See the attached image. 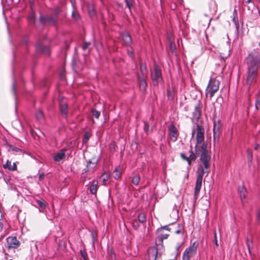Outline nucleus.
Segmentation results:
<instances>
[{
	"label": "nucleus",
	"mask_w": 260,
	"mask_h": 260,
	"mask_svg": "<svg viewBox=\"0 0 260 260\" xmlns=\"http://www.w3.org/2000/svg\"><path fill=\"white\" fill-rule=\"evenodd\" d=\"M247 66L246 84L249 87L255 81L257 75V69L260 66V50H254L246 58Z\"/></svg>",
	"instance_id": "f257e3e1"
},
{
	"label": "nucleus",
	"mask_w": 260,
	"mask_h": 260,
	"mask_svg": "<svg viewBox=\"0 0 260 260\" xmlns=\"http://www.w3.org/2000/svg\"><path fill=\"white\" fill-rule=\"evenodd\" d=\"M207 144L203 143L201 145H196L195 150L197 153H200V160L203 164L205 170L208 169L210 166L211 156L207 149Z\"/></svg>",
	"instance_id": "f03ea898"
},
{
	"label": "nucleus",
	"mask_w": 260,
	"mask_h": 260,
	"mask_svg": "<svg viewBox=\"0 0 260 260\" xmlns=\"http://www.w3.org/2000/svg\"><path fill=\"white\" fill-rule=\"evenodd\" d=\"M207 172L208 171L205 170L202 166H200L199 167L194 192V197L196 200L198 198L201 188L203 175L205 173Z\"/></svg>",
	"instance_id": "7ed1b4c3"
},
{
	"label": "nucleus",
	"mask_w": 260,
	"mask_h": 260,
	"mask_svg": "<svg viewBox=\"0 0 260 260\" xmlns=\"http://www.w3.org/2000/svg\"><path fill=\"white\" fill-rule=\"evenodd\" d=\"M219 88V81L214 78L211 79L205 90L206 97L209 96L210 99H211Z\"/></svg>",
	"instance_id": "20e7f679"
},
{
	"label": "nucleus",
	"mask_w": 260,
	"mask_h": 260,
	"mask_svg": "<svg viewBox=\"0 0 260 260\" xmlns=\"http://www.w3.org/2000/svg\"><path fill=\"white\" fill-rule=\"evenodd\" d=\"M198 244L193 242L189 247L187 248L184 251L182 255V260H190L195 256L197 250Z\"/></svg>",
	"instance_id": "39448f33"
},
{
	"label": "nucleus",
	"mask_w": 260,
	"mask_h": 260,
	"mask_svg": "<svg viewBox=\"0 0 260 260\" xmlns=\"http://www.w3.org/2000/svg\"><path fill=\"white\" fill-rule=\"evenodd\" d=\"M151 77L155 85H157L158 82L162 80L161 70L158 66H154L153 70L151 72Z\"/></svg>",
	"instance_id": "423d86ee"
},
{
	"label": "nucleus",
	"mask_w": 260,
	"mask_h": 260,
	"mask_svg": "<svg viewBox=\"0 0 260 260\" xmlns=\"http://www.w3.org/2000/svg\"><path fill=\"white\" fill-rule=\"evenodd\" d=\"M178 136L179 133L177 128L174 124H171L168 127V140L175 142L177 140Z\"/></svg>",
	"instance_id": "0eeeda50"
},
{
	"label": "nucleus",
	"mask_w": 260,
	"mask_h": 260,
	"mask_svg": "<svg viewBox=\"0 0 260 260\" xmlns=\"http://www.w3.org/2000/svg\"><path fill=\"white\" fill-rule=\"evenodd\" d=\"M6 247L8 249H16L19 247L20 243L16 237L10 236L6 239Z\"/></svg>",
	"instance_id": "6e6552de"
},
{
	"label": "nucleus",
	"mask_w": 260,
	"mask_h": 260,
	"mask_svg": "<svg viewBox=\"0 0 260 260\" xmlns=\"http://www.w3.org/2000/svg\"><path fill=\"white\" fill-rule=\"evenodd\" d=\"M220 132L221 124L219 120H214L213 125V141L214 143L218 141Z\"/></svg>",
	"instance_id": "1a4fd4ad"
},
{
	"label": "nucleus",
	"mask_w": 260,
	"mask_h": 260,
	"mask_svg": "<svg viewBox=\"0 0 260 260\" xmlns=\"http://www.w3.org/2000/svg\"><path fill=\"white\" fill-rule=\"evenodd\" d=\"M204 128L201 125H197L196 136L197 144H200L203 142L204 140Z\"/></svg>",
	"instance_id": "9d476101"
},
{
	"label": "nucleus",
	"mask_w": 260,
	"mask_h": 260,
	"mask_svg": "<svg viewBox=\"0 0 260 260\" xmlns=\"http://www.w3.org/2000/svg\"><path fill=\"white\" fill-rule=\"evenodd\" d=\"M147 253L149 260H156L158 256L157 248L154 246L150 247L147 250Z\"/></svg>",
	"instance_id": "9b49d317"
},
{
	"label": "nucleus",
	"mask_w": 260,
	"mask_h": 260,
	"mask_svg": "<svg viewBox=\"0 0 260 260\" xmlns=\"http://www.w3.org/2000/svg\"><path fill=\"white\" fill-rule=\"evenodd\" d=\"M201 115V105L198 102L194 106V111L192 113V119L198 121Z\"/></svg>",
	"instance_id": "f8f14e48"
},
{
	"label": "nucleus",
	"mask_w": 260,
	"mask_h": 260,
	"mask_svg": "<svg viewBox=\"0 0 260 260\" xmlns=\"http://www.w3.org/2000/svg\"><path fill=\"white\" fill-rule=\"evenodd\" d=\"M66 149L63 148L60 150L59 152L57 153L53 157L54 161L59 162L60 160L63 159L66 156Z\"/></svg>",
	"instance_id": "ddd939ff"
},
{
	"label": "nucleus",
	"mask_w": 260,
	"mask_h": 260,
	"mask_svg": "<svg viewBox=\"0 0 260 260\" xmlns=\"http://www.w3.org/2000/svg\"><path fill=\"white\" fill-rule=\"evenodd\" d=\"M138 82L140 89L143 92L145 91L146 90L147 84L144 77H141L140 76H139Z\"/></svg>",
	"instance_id": "4468645a"
},
{
	"label": "nucleus",
	"mask_w": 260,
	"mask_h": 260,
	"mask_svg": "<svg viewBox=\"0 0 260 260\" xmlns=\"http://www.w3.org/2000/svg\"><path fill=\"white\" fill-rule=\"evenodd\" d=\"M36 49L38 51L41 52L45 54L50 53L49 48L48 46H43L39 44L36 45Z\"/></svg>",
	"instance_id": "2eb2a0df"
},
{
	"label": "nucleus",
	"mask_w": 260,
	"mask_h": 260,
	"mask_svg": "<svg viewBox=\"0 0 260 260\" xmlns=\"http://www.w3.org/2000/svg\"><path fill=\"white\" fill-rule=\"evenodd\" d=\"M98 187V182L97 180H93L91 182V184L90 186L89 190L90 192L93 194H95L96 193Z\"/></svg>",
	"instance_id": "dca6fc26"
},
{
	"label": "nucleus",
	"mask_w": 260,
	"mask_h": 260,
	"mask_svg": "<svg viewBox=\"0 0 260 260\" xmlns=\"http://www.w3.org/2000/svg\"><path fill=\"white\" fill-rule=\"evenodd\" d=\"M174 233L177 235H180L181 238H184V226L181 224H178V229L175 230Z\"/></svg>",
	"instance_id": "f3484780"
},
{
	"label": "nucleus",
	"mask_w": 260,
	"mask_h": 260,
	"mask_svg": "<svg viewBox=\"0 0 260 260\" xmlns=\"http://www.w3.org/2000/svg\"><path fill=\"white\" fill-rule=\"evenodd\" d=\"M122 39H123V41H124V43L126 44H127V45L131 44L132 43L131 37L127 33L124 34L122 35Z\"/></svg>",
	"instance_id": "a211bd4d"
},
{
	"label": "nucleus",
	"mask_w": 260,
	"mask_h": 260,
	"mask_svg": "<svg viewBox=\"0 0 260 260\" xmlns=\"http://www.w3.org/2000/svg\"><path fill=\"white\" fill-rule=\"evenodd\" d=\"M246 191V188L243 186L239 188V191L242 200L245 199Z\"/></svg>",
	"instance_id": "6ab92c4d"
},
{
	"label": "nucleus",
	"mask_w": 260,
	"mask_h": 260,
	"mask_svg": "<svg viewBox=\"0 0 260 260\" xmlns=\"http://www.w3.org/2000/svg\"><path fill=\"white\" fill-rule=\"evenodd\" d=\"M67 105L62 104L60 105V110L61 113L66 117L67 116Z\"/></svg>",
	"instance_id": "aec40b11"
},
{
	"label": "nucleus",
	"mask_w": 260,
	"mask_h": 260,
	"mask_svg": "<svg viewBox=\"0 0 260 260\" xmlns=\"http://www.w3.org/2000/svg\"><path fill=\"white\" fill-rule=\"evenodd\" d=\"M175 91L173 89H169L167 91V96L170 100H173L175 97Z\"/></svg>",
	"instance_id": "412c9836"
},
{
	"label": "nucleus",
	"mask_w": 260,
	"mask_h": 260,
	"mask_svg": "<svg viewBox=\"0 0 260 260\" xmlns=\"http://www.w3.org/2000/svg\"><path fill=\"white\" fill-rule=\"evenodd\" d=\"M189 153H190L189 156L188 157V158H189L190 159H192V161H195L197 159V156H196V154L193 151L191 146L190 147V149L189 150Z\"/></svg>",
	"instance_id": "4be33fe9"
},
{
	"label": "nucleus",
	"mask_w": 260,
	"mask_h": 260,
	"mask_svg": "<svg viewBox=\"0 0 260 260\" xmlns=\"http://www.w3.org/2000/svg\"><path fill=\"white\" fill-rule=\"evenodd\" d=\"M140 176L138 175H136L133 177L132 182L133 183V184H134L135 185H137L140 182Z\"/></svg>",
	"instance_id": "5701e85b"
},
{
	"label": "nucleus",
	"mask_w": 260,
	"mask_h": 260,
	"mask_svg": "<svg viewBox=\"0 0 260 260\" xmlns=\"http://www.w3.org/2000/svg\"><path fill=\"white\" fill-rule=\"evenodd\" d=\"M9 150L12 151L17 153H21L22 152V150L20 149L11 145H9Z\"/></svg>",
	"instance_id": "b1692460"
},
{
	"label": "nucleus",
	"mask_w": 260,
	"mask_h": 260,
	"mask_svg": "<svg viewBox=\"0 0 260 260\" xmlns=\"http://www.w3.org/2000/svg\"><path fill=\"white\" fill-rule=\"evenodd\" d=\"M180 157L183 160H184L187 162V164L189 166L191 165V161H192V159H190L189 158H188V157L186 156V155L184 153H181Z\"/></svg>",
	"instance_id": "393cba45"
},
{
	"label": "nucleus",
	"mask_w": 260,
	"mask_h": 260,
	"mask_svg": "<svg viewBox=\"0 0 260 260\" xmlns=\"http://www.w3.org/2000/svg\"><path fill=\"white\" fill-rule=\"evenodd\" d=\"M138 220L140 222H144L146 221V216L144 213H140L138 217Z\"/></svg>",
	"instance_id": "a878e982"
},
{
	"label": "nucleus",
	"mask_w": 260,
	"mask_h": 260,
	"mask_svg": "<svg viewBox=\"0 0 260 260\" xmlns=\"http://www.w3.org/2000/svg\"><path fill=\"white\" fill-rule=\"evenodd\" d=\"M91 113L92 115L97 119L99 118L101 115L100 112L98 111V110L94 109H92L91 110Z\"/></svg>",
	"instance_id": "bb28decb"
},
{
	"label": "nucleus",
	"mask_w": 260,
	"mask_h": 260,
	"mask_svg": "<svg viewBox=\"0 0 260 260\" xmlns=\"http://www.w3.org/2000/svg\"><path fill=\"white\" fill-rule=\"evenodd\" d=\"M124 2L126 3V7L128 8L129 11H131V9L133 7V3L132 0H124Z\"/></svg>",
	"instance_id": "cd10ccee"
},
{
	"label": "nucleus",
	"mask_w": 260,
	"mask_h": 260,
	"mask_svg": "<svg viewBox=\"0 0 260 260\" xmlns=\"http://www.w3.org/2000/svg\"><path fill=\"white\" fill-rule=\"evenodd\" d=\"M11 161L9 160H7L6 164L3 165V168L5 169H8L9 170L11 171Z\"/></svg>",
	"instance_id": "c85d7f7f"
},
{
	"label": "nucleus",
	"mask_w": 260,
	"mask_h": 260,
	"mask_svg": "<svg viewBox=\"0 0 260 260\" xmlns=\"http://www.w3.org/2000/svg\"><path fill=\"white\" fill-rule=\"evenodd\" d=\"M237 15V12H236V10L235 9L233 12V19H232L233 22L234 23V24L238 22V19Z\"/></svg>",
	"instance_id": "c756f323"
},
{
	"label": "nucleus",
	"mask_w": 260,
	"mask_h": 260,
	"mask_svg": "<svg viewBox=\"0 0 260 260\" xmlns=\"http://www.w3.org/2000/svg\"><path fill=\"white\" fill-rule=\"evenodd\" d=\"M36 117L38 120H41L43 118V114L41 111H38L36 114Z\"/></svg>",
	"instance_id": "7c9ffc66"
},
{
	"label": "nucleus",
	"mask_w": 260,
	"mask_h": 260,
	"mask_svg": "<svg viewBox=\"0 0 260 260\" xmlns=\"http://www.w3.org/2000/svg\"><path fill=\"white\" fill-rule=\"evenodd\" d=\"M37 203L41 208H45L46 206V204L43 200H37Z\"/></svg>",
	"instance_id": "2f4dec72"
},
{
	"label": "nucleus",
	"mask_w": 260,
	"mask_h": 260,
	"mask_svg": "<svg viewBox=\"0 0 260 260\" xmlns=\"http://www.w3.org/2000/svg\"><path fill=\"white\" fill-rule=\"evenodd\" d=\"M247 158L249 162H251L252 160V152L250 149H248L247 151Z\"/></svg>",
	"instance_id": "473e14b6"
},
{
	"label": "nucleus",
	"mask_w": 260,
	"mask_h": 260,
	"mask_svg": "<svg viewBox=\"0 0 260 260\" xmlns=\"http://www.w3.org/2000/svg\"><path fill=\"white\" fill-rule=\"evenodd\" d=\"M90 134L88 133H86L84 136V138H83V143H87L89 138H90Z\"/></svg>",
	"instance_id": "72a5a7b5"
},
{
	"label": "nucleus",
	"mask_w": 260,
	"mask_h": 260,
	"mask_svg": "<svg viewBox=\"0 0 260 260\" xmlns=\"http://www.w3.org/2000/svg\"><path fill=\"white\" fill-rule=\"evenodd\" d=\"M141 72L142 73V77H144L146 75V67L145 65H141L140 68Z\"/></svg>",
	"instance_id": "f704fd0d"
},
{
	"label": "nucleus",
	"mask_w": 260,
	"mask_h": 260,
	"mask_svg": "<svg viewBox=\"0 0 260 260\" xmlns=\"http://www.w3.org/2000/svg\"><path fill=\"white\" fill-rule=\"evenodd\" d=\"M72 16L73 18H74L75 20H77L80 18V16L79 14L75 12V10H73L72 13Z\"/></svg>",
	"instance_id": "c9c22d12"
},
{
	"label": "nucleus",
	"mask_w": 260,
	"mask_h": 260,
	"mask_svg": "<svg viewBox=\"0 0 260 260\" xmlns=\"http://www.w3.org/2000/svg\"><path fill=\"white\" fill-rule=\"evenodd\" d=\"M121 174L119 172L117 169H115L114 171V177L116 179H118L120 178Z\"/></svg>",
	"instance_id": "e433bc0d"
},
{
	"label": "nucleus",
	"mask_w": 260,
	"mask_h": 260,
	"mask_svg": "<svg viewBox=\"0 0 260 260\" xmlns=\"http://www.w3.org/2000/svg\"><path fill=\"white\" fill-rule=\"evenodd\" d=\"M116 144L115 142H112L109 146V149L111 151L113 152L115 150Z\"/></svg>",
	"instance_id": "4c0bfd02"
},
{
	"label": "nucleus",
	"mask_w": 260,
	"mask_h": 260,
	"mask_svg": "<svg viewBox=\"0 0 260 260\" xmlns=\"http://www.w3.org/2000/svg\"><path fill=\"white\" fill-rule=\"evenodd\" d=\"M255 107L257 109H260V95L257 96L255 101Z\"/></svg>",
	"instance_id": "58836bf2"
},
{
	"label": "nucleus",
	"mask_w": 260,
	"mask_h": 260,
	"mask_svg": "<svg viewBox=\"0 0 260 260\" xmlns=\"http://www.w3.org/2000/svg\"><path fill=\"white\" fill-rule=\"evenodd\" d=\"M204 17L206 19L207 24L208 25H209L210 24V21L211 20V16L208 15H207V14H205V16H204Z\"/></svg>",
	"instance_id": "ea45409f"
},
{
	"label": "nucleus",
	"mask_w": 260,
	"mask_h": 260,
	"mask_svg": "<svg viewBox=\"0 0 260 260\" xmlns=\"http://www.w3.org/2000/svg\"><path fill=\"white\" fill-rule=\"evenodd\" d=\"M168 230V231H170V229L169 228V226L168 225H165L163 227H161L160 229H158V232L159 233H162V231L163 230Z\"/></svg>",
	"instance_id": "a19ab883"
},
{
	"label": "nucleus",
	"mask_w": 260,
	"mask_h": 260,
	"mask_svg": "<svg viewBox=\"0 0 260 260\" xmlns=\"http://www.w3.org/2000/svg\"><path fill=\"white\" fill-rule=\"evenodd\" d=\"M96 166V164L95 163H92L91 160H89L88 162V165L87 166V169H88L90 167H92V168H94Z\"/></svg>",
	"instance_id": "79ce46f5"
},
{
	"label": "nucleus",
	"mask_w": 260,
	"mask_h": 260,
	"mask_svg": "<svg viewBox=\"0 0 260 260\" xmlns=\"http://www.w3.org/2000/svg\"><path fill=\"white\" fill-rule=\"evenodd\" d=\"M133 226L135 229H137L138 227L139 226V224L137 221L135 220L132 223Z\"/></svg>",
	"instance_id": "37998d69"
},
{
	"label": "nucleus",
	"mask_w": 260,
	"mask_h": 260,
	"mask_svg": "<svg viewBox=\"0 0 260 260\" xmlns=\"http://www.w3.org/2000/svg\"><path fill=\"white\" fill-rule=\"evenodd\" d=\"M29 19L31 20L32 22H34L35 19V15L34 13H32L29 16Z\"/></svg>",
	"instance_id": "c03bdc74"
},
{
	"label": "nucleus",
	"mask_w": 260,
	"mask_h": 260,
	"mask_svg": "<svg viewBox=\"0 0 260 260\" xmlns=\"http://www.w3.org/2000/svg\"><path fill=\"white\" fill-rule=\"evenodd\" d=\"M90 45V43L89 42H85L84 43L83 46H82V48L83 50H85L86 49L88 46Z\"/></svg>",
	"instance_id": "a18cd8bd"
},
{
	"label": "nucleus",
	"mask_w": 260,
	"mask_h": 260,
	"mask_svg": "<svg viewBox=\"0 0 260 260\" xmlns=\"http://www.w3.org/2000/svg\"><path fill=\"white\" fill-rule=\"evenodd\" d=\"M169 236V234H161L160 235V238L163 240V239H166L168 238V237Z\"/></svg>",
	"instance_id": "49530a36"
},
{
	"label": "nucleus",
	"mask_w": 260,
	"mask_h": 260,
	"mask_svg": "<svg viewBox=\"0 0 260 260\" xmlns=\"http://www.w3.org/2000/svg\"><path fill=\"white\" fill-rule=\"evenodd\" d=\"M17 165H16V162H14L13 165L11 166V171H15L17 170Z\"/></svg>",
	"instance_id": "de8ad7c7"
},
{
	"label": "nucleus",
	"mask_w": 260,
	"mask_h": 260,
	"mask_svg": "<svg viewBox=\"0 0 260 260\" xmlns=\"http://www.w3.org/2000/svg\"><path fill=\"white\" fill-rule=\"evenodd\" d=\"M47 21L51 23L54 24L56 22V20L53 18H48L47 19Z\"/></svg>",
	"instance_id": "09e8293b"
},
{
	"label": "nucleus",
	"mask_w": 260,
	"mask_h": 260,
	"mask_svg": "<svg viewBox=\"0 0 260 260\" xmlns=\"http://www.w3.org/2000/svg\"><path fill=\"white\" fill-rule=\"evenodd\" d=\"M44 177H45L44 173H41V174H40V175L39 176V180L40 181L43 180L44 179Z\"/></svg>",
	"instance_id": "8fccbe9b"
},
{
	"label": "nucleus",
	"mask_w": 260,
	"mask_h": 260,
	"mask_svg": "<svg viewBox=\"0 0 260 260\" xmlns=\"http://www.w3.org/2000/svg\"><path fill=\"white\" fill-rule=\"evenodd\" d=\"M214 241H215V244L216 246L217 247L218 246V244L217 243V236L216 233H214Z\"/></svg>",
	"instance_id": "3c124183"
},
{
	"label": "nucleus",
	"mask_w": 260,
	"mask_h": 260,
	"mask_svg": "<svg viewBox=\"0 0 260 260\" xmlns=\"http://www.w3.org/2000/svg\"><path fill=\"white\" fill-rule=\"evenodd\" d=\"M257 220L260 221V210L257 211Z\"/></svg>",
	"instance_id": "603ef678"
},
{
	"label": "nucleus",
	"mask_w": 260,
	"mask_h": 260,
	"mask_svg": "<svg viewBox=\"0 0 260 260\" xmlns=\"http://www.w3.org/2000/svg\"><path fill=\"white\" fill-rule=\"evenodd\" d=\"M235 27L236 28V29L238 30L239 28V22H237L236 23H235Z\"/></svg>",
	"instance_id": "864d4df0"
},
{
	"label": "nucleus",
	"mask_w": 260,
	"mask_h": 260,
	"mask_svg": "<svg viewBox=\"0 0 260 260\" xmlns=\"http://www.w3.org/2000/svg\"><path fill=\"white\" fill-rule=\"evenodd\" d=\"M71 3H72V6L73 7L74 10H75L76 9H75V1L74 0H71Z\"/></svg>",
	"instance_id": "5fc2aeb1"
},
{
	"label": "nucleus",
	"mask_w": 260,
	"mask_h": 260,
	"mask_svg": "<svg viewBox=\"0 0 260 260\" xmlns=\"http://www.w3.org/2000/svg\"><path fill=\"white\" fill-rule=\"evenodd\" d=\"M3 228V224L1 221H0V232L2 231Z\"/></svg>",
	"instance_id": "6e6d98bb"
},
{
	"label": "nucleus",
	"mask_w": 260,
	"mask_h": 260,
	"mask_svg": "<svg viewBox=\"0 0 260 260\" xmlns=\"http://www.w3.org/2000/svg\"><path fill=\"white\" fill-rule=\"evenodd\" d=\"M148 127H149V125L148 124H147L146 123H145V126H144V129L145 130H146V129H148Z\"/></svg>",
	"instance_id": "4d7b16f0"
},
{
	"label": "nucleus",
	"mask_w": 260,
	"mask_h": 260,
	"mask_svg": "<svg viewBox=\"0 0 260 260\" xmlns=\"http://www.w3.org/2000/svg\"><path fill=\"white\" fill-rule=\"evenodd\" d=\"M5 258L7 259V260H13L12 259H8V254L6 253H5Z\"/></svg>",
	"instance_id": "13d9d810"
},
{
	"label": "nucleus",
	"mask_w": 260,
	"mask_h": 260,
	"mask_svg": "<svg viewBox=\"0 0 260 260\" xmlns=\"http://www.w3.org/2000/svg\"><path fill=\"white\" fill-rule=\"evenodd\" d=\"M91 235H92V237L93 242L94 243V240H95L94 236V234L93 233H92Z\"/></svg>",
	"instance_id": "bf43d9fd"
},
{
	"label": "nucleus",
	"mask_w": 260,
	"mask_h": 260,
	"mask_svg": "<svg viewBox=\"0 0 260 260\" xmlns=\"http://www.w3.org/2000/svg\"><path fill=\"white\" fill-rule=\"evenodd\" d=\"M13 89L14 90V92H15V83H13Z\"/></svg>",
	"instance_id": "052dcab7"
},
{
	"label": "nucleus",
	"mask_w": 260,
	"mask_h": 260,
	"mask_svg": "<svg viewBox=\"0 0 260 260\" xmlns=\"http://www.w3.org/2000/svg\"><path fill=\"white\" fill-rule=\"evenodd\" d=\"M3 218V215H2V213H0V221H1V220Z\"/></svg>",
	"instance_id": "680f3d73"
},
{
	"label": "nucleus",
	"mask_w": 260,
	"mask_h": 260,
	"mask_svg": "<svg viewBox=\"0 0 260 260\" xmlns=\"http://www.w3.org/2000/svg\"><path fill=\"white\" fill-rule=\"evenodd\" d=\"M180 245L179 244L178 246L176 247V250H178L180 248Z\"/></svg>",
	"instance_id": "e2e57ef3"
},
{
	"label": "nucleus",
	"mask_w": 260,
	"mask_h": 260,
	"mask_svg": "<svg viewBox=\"0 0 260 260\" xmlns=\"http://www.w3.org/2000/svg\"><path fill=\"white\" fill-rule=\"evenodd\" d=\"M82 256H83V258H84V260H85V259H87V258H86L85 256L83 254H82Z\"/></svg>",
	"instance_id": "0e129e2a"
},
{
	"label": "nucleus",
	"mask_w": 260,
	"mask_h": 260,
	"mask_svg": "<svg viewBox=\"0 0 260 260\" xmlns=\"http://www.w3.org/2000/svg\"><path fill=\"white\" fill-rule=\"evenodd\" d=\"M129 53L130 55H131V56H132V55H133V52H129Z\"/></svg>",
	"instance_id": "69168bd1"
},
{
	"label": "nucleus",
	"mask_w": 260,
	"mask_h": 260,
	"mask_svg": "<svg viewBox=\"0 0 260 260\" xmlns=\"http://www.w3.org/2000/svg\"><path fill=\"white\" fill-rule=\"evenodd\" d=\"M258 145H256L255 147V149H257L258 148Z\"/></svg>",
	"instance_id": "338daca9"
},
{
	"label": "nucleus",
	"mask_w": 260,
	"mask_h": 260,
	"mask_svg": "<svg viewBox=\"0 0 260 260\" xmlns=\"http://www.w3.org/2000/svg\"><path fill=\"white\" fill-rule=\"evenodd\" d=\"M250 2V0H248L247 1H246V3H249Z\"/></svg>",
	"instance_id": "774afa93"
}]
</instances>
